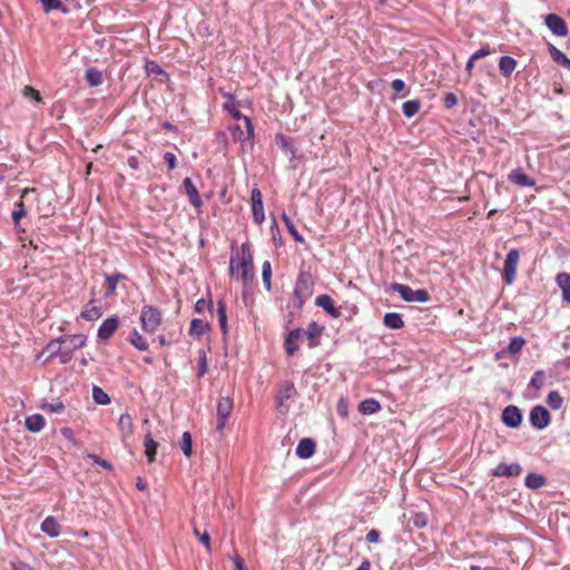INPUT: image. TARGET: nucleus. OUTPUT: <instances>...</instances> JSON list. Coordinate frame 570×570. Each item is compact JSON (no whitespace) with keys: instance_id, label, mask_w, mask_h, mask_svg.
<instances>
[{"instance_id":"obj_1","label":"nucleus","mask_w":570,"mask_h":570,"mask_svg":"<svg viewBox=\"0 0 570 570\" xmlns=\"http://www.w3.org/2000/svg\"><path fill=\"white\" fill-rule=\"evenodd\" d=\"M229 273L232 277L240 281L244 286L252 285L255 278V269L249 243L242 244L240 257L230 256Z\"/></svg>"},{"instance_id":"obj_2","label":"nucleus","mask_w":570,"mask_h":570,"mask_svg":"<svg viewBox=\"0 0 570 570\" xmlns=\"http://www.w3.org/2000/svg\"><path fill=\"white\" fill-rule=\"evenodd\" d=\"M87 337L83 334L63 335L48 343V348L57 347L59 353V362L68 363L72 358V353L85 346Z\"/></svg>"},{"instance_id":"obj_3","label":"nucleus","mask_w":570,"mask_h":570,"mask_svg":"<svg viewBox=\"0 0 570 570\" xmlns=\"http://www.w3.org/2000/svg\"><path fill=\"white\" fill-rule=\"evenodd\" d=\"M314 281L309 273L301 272L294 287V306L302 308L305 302L313 295Z\"/></svg>"},{"instance_id":"obj_4","label":"nucleus","mask_w":570,"mask_h":570,"mask_svg":"<svg viewBox=\"0 0 570 570\" xmlns=\"http://www.w3.org/2000/svg\"><path fill=\"white\" fill-rule=\"evenodd\" d=\"M140 324L145 333L154 334L161 324L163 314L159 308L145 305L140 312Z\"/></svg>"},{"instance_id":"obj_5","label":"nucleus","mask_w":570,"mask_h":570,"mask_svg":"<svg viewBox=\"0 0 570 570\" xmlns=\"http://www.w3.org/2000/svg\"><path fill=\"white\" fill-rule=\"evenodd\" d=\"M391 289L396 292L405 302L426 303L430 301V294L426 289H412L410 286L400 283H392Z\"/></svg>"},{"instance_id":"obj_6","label":"nucleus","mask_w":570,"mask_h":570,"mask_svg":"<svg viewBox=\"0 0 570 570\" xmlns=\"http://www.w3.org/2000/svg\"><path fill=\"white\" fill-rule=\"evenodd\" d=\"M225 97L227 98V101H225L223 105L224 110L228 111L235 120H244L246 127V139L248 141H253L254 126L252 124L250 118L248 116L240 114V111L236 107L233 95L226 94Z\"/></svg>"},{"instance_id":"obj_7","label":"nucleus","mask_w":570,"mask_h":570,"mask_svg":"<svg viewBox=\"0 0 570 570\" xmlns=\"http://www.w3.org/2000/svg\"><path fill=\"white\" fill-rule=\"evenodd\" d=\"M234 401L229 396L220 397L216 409V429L222 432L225 429L227 419L230 416Z\"/></svg>"},{"instance_id":"obj_8","label":"nucleus","mask_w":570,"mask_h":570,"mask_svg":"<svg viewBox=\"0 0 570 570\" xmlns=\"http://www.w3.org/2000/svg\"><path fill=\"white\" fill-rule=\"evenodd\" d=\"M520 254L517 248L508 252L503 264V279L504 283L510 285L514 282L517 275V266L519 263Z\"/></svg>"},{"instance_id":"obj_9","label":"nucleus","mask_w":570,"mask_h":570,"mask_svg":"<svg viewBox=\"0 0 570 570\" xmlns=\"http://www.w3.org/2000/svg\"><path fill=\"white\" fill-rule=\"evenodd\" d=\"M250 203H252L253 220L257 225H262L263 222L265 220V214H264L263 196L258 188L252 189Z\"/></svg>"},{"instance_id":"obj_10","label":"nucleus","mask_w":570,"mask_h":570,"mask_svg":"<svg viewBox=\"0 0 570 570\" xmlns=\"http://www.w3.org/2000/svg\"><path fill=\"white\" fill-rule=\"evenodd\" d=\"M550 420V413L546 407L541 405L532 407L530 412V423L534 429L543 430L549 425Z\"/></svg>"},{"instance_id":"obj_11","label":"nucleus","mask_w":570,"mask_h":570,"mask_svg":"<svg viewBox=\"0 0 570 570\" xmlns=\"http://www.w3.org/2000/svg\"><path fill=\"white\" fill-rule=\"evenodd\" d=\"M546 26L558 37H566L569 32L567 22L556 13H549L544 19Z\"/></svg>"},{"instance_id":"obj_12","label":"nucleus","mask_w":570,"mask_h":570,"mask_svg":"<svg viewBox=\"0 0 570 570\" xmlns=\"http://www.w3.org/2000/svg\"><path fill=\"white\" fill-rule=\"evenodd\" d=\"M503 423L512 429L520 426L522 422V415L520 410L514 405L507 406L502 412Z\"/></svg>"},{"instance_id":"obj_13","label":"nucleus","mask_w":570,"mask_h":570,"mask_svg":"<svg viewBox=\"0 0 570 570\" xmlns=\"http://www.w3.org/2000/svg\"><path fill=\"white\" fill-rule=\"evenodd\" d=\"M303 338V331L301 328L292 330L284 342V348L288 356H293L299 348L298 342Z\"/></svg>"},{"instance_id":"obj_14","label":"nucleus","mask_w":570,"mask_h":570,"mask_svg":"<svg viewBox=\"0 0 570 570\" xmlns=\"http://www.w3.org/2000/svg\"><path fill=\"white\" fill-rule=\"evenodd\" d=\"M324 326L317 324L316 322H311L307 325V328L303 332V337L305 336L308 340V347L313 348L320 345V338L323 334Z\"/></svg>"},{"instance_id":"obj_15","label":"nucleus","mask_w":570,"mask_h":570,"mask_svg":"<svg viewBox=\"0 0 570 570\" xmlns=\"http://www.w3.org/2000/svg\"><path fill=\"white\" fill-rule=\"evenodd\" d=\"M119 326L117 316L106 318L98 328V337L102 341L109 340Z\"/></svg>"},{"instance_id":"obj_16","label":"nucleus","mask_w":570,"mask_h":570,"mask_svg":"<svg viewBox=\"0 0 570 570\" xmlns=\"http://www.w3.org/2000/svg\"><path fill=\"white\" fill-rule=\"evenodd\" d=\"M296 395V389L292 382H284L277 392L276 401L279 407L286 406L287 401Z\"/></svg>"},{"instance_id":"obj_17","label":"nucleus","mask_w":570,"mask_h":570,"mask_svg":"<svg viewBox=\"0 0 570 570\" xmlns=\"http://www.w3.org/2000/svg\"><path fill=\"white\" fill-rule=\"evenodd\" d=\"M508 179L520 187H533L535 185L534 179L530 178L522 168H517L508 175Z\"/></svg>"},{"instance_id":"obj_18","label":"nucleus","mask_w":570,"mask_h":570,"mask_svg":"<svg viewBox=\"0 0 570 570\" xmlns=\"http://www.w3.org/2000/svg\"><path fill=\"white\" fill-rule=\"evenodd\" d=\"M183 186L185 188L186 195H187L190 204L196 208L202 207V205H203L202 198H200L199 193H198L196 186L194 185L191 178L186 177L183 180Z\"/></svg>"},{"instance_id":"obj_19","label":"nucleus","mask_w":570,"mask_h":570,"mask_svg":"<svg viewBox=\"0 0 570 570\" xmlns=\"http://www.w3.org/2000/svg\"><path fill=\"white\" fill-rule=\"evenodd\" d=\"M315 304L334 318L341 315L340 311L334 306L333 299L327 294L318 295L315 299Z\"/></svg>"},{"instance_id":"obj_20","label":"nucleus","mask_w":570,"mask_h":570,"mask_svg":"<svg viewBox=\"0 0 570 570\" xmlns=\"http://www.w3.org/2000/svg\"><path fill=\"white\" fill-rule=\"evenodd\" d=\"M522 468L519 463H500L493 471V475L495 476H519L521 474Z\"/></svg>"},{"instance_id":"obj_21","label":"nucleus","mask_w":570,"mask_h":570,"mask_svg":"<svg viewBox=\"0 0 570 570\" xmlns=\"http://www.w3.org/2000/svg\"><path fill=\"white\" fill-rule=\"evenodd\" d=\"M315 446L316 444L312 439H302L296 446V455L299 459H309L315 453Z\"/></svg>"},{"instance_id":"obj_22","label":"nucleus","mask_w":570,"mask_h":570,"mask_svg":"<svg viewBox=\"0 0 570 570\" xmlns=\"http://www.w3.org/2000/svg\"><path fill=\"white\" fill-rule=\"evenodd\" d=\"M517 60L510 56H503L499 60V70L501 75L509 78L517 68Z\"/></svg>"},{"instance_id":"obj_23","label":"nucleus","mask_w":570,"mask_h":570,"mask_svg":"<svg viewBox=\"0 0 570 570\" xmlns=\"http://www.w3.org/2000/svg\"><path fill=\"white\" fill-rule=\"evenodd\" d=\"M41 531L50 538H56L60 534V525L56 518L47 517L41 523Z\"/></svg>"},{"instance_id":"obj_24","label":"nucleus","mask_w":570,"mask_h":570,"mask_svg":"<svg viewBox=\"0 0 570 570\" xmlns=\"http://www.w3.org/2000/svg\"><path fill=\"white\" fill-rule=\"evenodd\" d=\"M144 448H145V455L147 458V461L149 463H153L156 458L158 443L153 439V436L149 432L145 434Z\"/></svg>"},{"instance_id":"obj_25","label":"nucleus","mask_w":570,"mask_h":570,"mask_svg":"<svg viewBox=\"0 0 570 570\" xmlns=\"http://www.w3.org/2000/svg\"><path fill=\"white\" fill-rule=\"evenodd\" d=\"M557 285L562 291V298L567 303H570V274L560 273L556 277Z\"/></svg>"},{"instance_id":"obj_26","label":"nucleus","mask_w":570,"mask_h":570,"mask_svg":"<svg viewBox=\"0 0 570 570\" xmlns=\"http://www.w3.org/2000/svg\"><path fill=\"white\" fill-rule=\"evenodd\" d=\"M24 425L30 432H40L45 428V419L41 414H32L26 417Z\"/></svg>"},{"instance_id":"obj_27","label":"nucleus","mask_w":570,"mask_h":570,"mask_svg":"<svg viewBox=\"0 0 570 570\" xmlns=\"http://www.w3.org/2000/svg\"><path fill=\"white\" fill-rule=\"evenodd\" d=\"M383 323L391 330H400L404 326L402 316L399 313H386L383 318Z\"/></svg>"},{"instance_id":"obj_28","label":"nucleus","mask_w":570,"mask_h":570,"mask_svg":"<svg viewBox=\"0 0 570 570\" xmlns=\"http://www.w3.org/2000/svg\"><path fill=\"white\" fill-rule=\"evenodd\" d=\"M380 410L381 404L375 399L363 400L358 405V411L365 415L377 413Z\"/></svg>"},{"instance_id":"obj_29","label":"nucleus","mask_w":570,"mask_h":570,"mask_svg":"<svg viewBox=\"0 0 570 570\" xmlns=\"http://www.w3.org/2000/svg\"><path fill=\"white\" fill-rule=\"evenodd\" d=\"M85 79L90 87L100 86L104 81L102 72L94 67L86 70Z\"/></svg>"},{"instance_id":"obj_30","label":"nucleus","mask_w":570,"mask_h":570,"mask_svg":"<svg viewBox=\"0 0 570 570\" xmlns=\"http://www.w3.org/2000/svg\"><path fill=\"white\" fill-rule=\"evenodd\" d=\"M101 308L95 304L94 301H90L81 312V317L87 321H95L101 316Z\"/></svg>"},{"instance_id":"obj_31","label":"nucleus","mask_w":570,"mask_h":570,"mask_svg":"<svg viewBox=\"0 0 570 570\" xmlns=\"http://www.w3.org/2000/svg\"><path fill=\"white\" fill-rule=\"evenodd\" d=\"M128 341L138 351H147L148 350L149 344H148L147 340L137 330H134L130 333Z\"/></svg>"},{"instance_id":"obj_32","label":"nucleus","mask_w":570,"mask_h":570,"mask_svg":"<svg viewBox=\"0 0 570 570\" xmlns=\"http://www.w3.org/2000/svg\"><path fill=\"white\" fill-rule=\"evenodd\" d=\"M118 426L124 436H130L132 434V419L128 413L120 415Z\"/></svg>"},{"instance_id":"obj_33","label":"nucleus","mask_w":570,"mask_h":570,"mask_svg":"<svg viewBox=\"0 0 570 570\" xmlns=\"http://www.w3.org/2000/svg\"><path fill=\"white\" fill-rule=\"evenodd\" d=\"M207 328L208 324L205 321L200 318H194L190 322L189 333L190 335L199 337L206 333Z\"/></svg>"},{"instance_id":"obj_34","label":"nucleus","mask_w":570,"mask_h":570,"mask_svg":"<svg viewBox=\"0 0 570 570\" xmlns=\"http://www.w3.org/2000/svg\"><path fill=\"white\" fill-rule=\"evenodd\" d=\"M546 480L544 476L538 473H529L525 476L524 483L529 489H540L543 487Z\"/></svg>"},{"instance_id":"obj_35","label":"nucleus","mask_w":570,"mask_h":570,"mask_svg":"<svg viewBox=\"0 0 570 570\" xmlns=\"http://www.w3.org/2000/svg\"><path fill=\"white\" fill-rule=\"evenodd\" d=\"M125 278V275L117 273L112 275L106 276V283H107V289H106V296H110L115 293L117 284Z\"/></svg>"},{"instance_id":"obj_36","label":"nucleus","mask_w":570,"mask_h":570,"mask_svg":"<svg viewBox=\"0 0 570 570\" xmlns=\"http://www.w3.org/2000/svg\"><path fill=\"white\" fill-rule=\"evenodd\" d=\"M420 101L419 100H407L402 105V112L405 117H413L420 110Z\"/></svg>"},{"instance_id":"obj_37","label":"nucleus","mask_w":570,"mask_h":570,"mask_svg":"<svg viewBox=\"0 0 570 570\" xmlns=\"http://www.w3.org/2000/svg\"><path fill=\"white\" fill-rule=\"evenodd\" d=\"M282 220L284 222L288 233L293 236V238L298 243H303V236L297 232L295 225L285 213L282 214Z\"/></svg>"},{"instance_id":"obj_38","label":"nucleus","mask_w":570,"mask_h":570,"mask_svg":"<svg viewBox=\"0 0 570 570\" xmlns=\"http://www.w3.org/2000/svg\"><path fill=\"white\" fill-rule=\"evenodd\" d=\"M551 56L553 58V60L564 67V68H568L570 69V59L567 57L566 53H563L562 51H560L559 49H557L556 47H551Z\"/></svg>"},{"instance_id":"obj_39","label":"nucleus","mask_w":570,"mask_h":570,"mask_svg":"<svg viewBox=\"0 0 570 570\" xmlns=\"http://www.w3.org/2000/svg\"><path fill=\"white\" fill-rule=\"evenodd\" d=\"M180 449L184 452L185 456L189 458L193 454V442L191 435L189 432H184L181 435V440L179 442Z\"/></svg>"},{"instance_id":"obj_40","label":"nucleus","mask_w":570,"mask_h":570,"mask_svg":"<svg viewBox=\"0 0 570 570\" xmlns=\"http://www.w3.org/2000/svg\"><path fill=\"white\" fill-rule=\"evenodd\" d=\"M92 399L97 404L107 405L110 403L109 395L99 386H94Z\"/></svg>"},{"instance_id":"obj_41","label":"nucleus","mask_w":570,"mask_h":570,"mask_svg":"<svg viewBox=\"0 0 570 570\" xmlns=\"http://www.w3.org/2000/svg\"><path fill=\"white\" fill-rule=\"evenodd\" d=\"M548 405L553 410H559L563 404V399L558 391H551L547 396Z\"/></svg>"},{"instance_id":"obj_42","label":"nucleus","mask_w":570,"mask_h":570,"mask_svg":"<svg viewBox=\"0 0 570 570\" xmlns=\"http://www.w3.org/2000/svg\"><path fill=\"white\" fill-rule=\"evenodd\" d=\"M525 340L521 336L512 337L509 345L508 351L510 354L514 355L518 354L524 346Z\"/></svg>"},{"instance_id":"obj_43","label":"nucleus","mask_w":570,"mask_h":570,"mask_svg":"<svg viewBox=\"0 0 570 570\" xmlns=\"http://www.w3.org/2000/svg\"><path fill=\"white\" fill-rule=\"evenodd\" d=\"M262 277H263L264 286L266 287L267 291H269L272 287V285H271L272 266L268 261L264 262V264L262 266Z\"/></svg>"},{"instance_id":"obj_44","label":"nucleus","mask_w":570,"mask_h":570,"mask_svg":"<svg viewBox=\"0 0 570 570\" xmlns=\"http://www.w3.org/2000/svg\"><path fill=\"white\" fill-rule=\"evenodd\" d=\"M22 95L24 98L31 99L38 104L42 102L40 92L31 86H24V88L22 89Z\"/></svg>"},{"instance_id":"obj_45","label":"nucleus","mask_w":570,"mask_h":570,"mask_svg":"<svg viewBox=\"0 0 570 570\" xmlns=\"http://www.w3.org/2000/svg\"><path fill=\"white\" fill-rule=\"evenodd\" d=\"M544 385V372L542 370H539L534 372L529 386L540 390Z\"/></svg>"},{"instance_id":"obj_46","label":"nucleus","mask_w":570,"mask_h":570,"mask_svg":"<svg viewBox=\"0 0 570 570\" xmlns=\"http://www.w3.org/2000/svg\"><path fill=\"white\" fill-rule=\"evenodd\" d=\"M41 409L51 413H61L65 410V405L62 402L46 403L41 405Z\"/></svg>"},{"instance_id":"obj_47","label":"nucleus","mask_w":570,"mask_h":570,"mask_svg":"<svg viewBox=\"0 0 570 570\" xmlns=\"http://www.w3.org/2000/svg\"><path fill=\"white\" fill-rule=\"evenodd\" d=\"M46 12L59 10L62 7L60 0H40Z\"/></svg>"},{"instance_id":"obj_48","label":"nucleus","mask_w":570,"mask_h":570,"mask_svg":"<svg viewBox=\"0 0 570 570\" xmlns=\"http://www.w3.org/2000/svg\"><path fill=\"white\" fill-rule=\"evenodd\" d=\"M145 69L148 75H161L164 72L160 66L151 60L146 62Z\"/></svg>"},{"instance_id":"obj_49","label":"nucleus","mask_w":570,"mask_h":570,"mask_svg":"<svg viewBox=\"0 0 570 570\" xmlns=\"http://www.w3.org/2000/svg\"><path fill=\"white\" fill-rule=\"evenodd\" d=\"M443 105L446 109H451L458 105V98L453 92H449L443 98Z\"/></svg>"},{"instance_id":"obj_50","label":"nucleus","mask_w":570,"mask_h":570,"mask_svg":"<svg viewBox=\"0 0 570 570\" xmlns=\"http://www.w3.org/2000/svg\"><path fill=\"white\" fill-rule=\"evenodd\" d=\"M276 141H277L278 146H279L283 150H285V151H289V153L292 154V156H294V155H295V150H294V148H293V147L287 142V140H286V138H285L284 136L278 135V136L276 137Z\"/></svg>"},{"instance_id":"obj_51","label":"nucleus","mask_w":570,"mask_h":570,"mask_svg":"<svg viewBox=\"0 0 570 570\" xmlns=\"http://www.w3.org/2000/svg\"><path fill=\"white\" fill-rule=\"evenodd\" d=\"M194 533H195V535H197L199 538V541L205 546L207 551H209L210 550L209 534L207 532L200 533L197 528L194 529Z\"/></svg>"},{"instance_id":"obj_52","label":"nucleus","mask_w":570,"mask_h":570,"mask_svg":"<svg viewBox=\"0 0 570 570\" xmlns=\"http://www.w3.org/2000/svg\"><path fill=\"white\" fill-rule=\"evenodd\" d=\"M17 207H18V208H17V209H14V210L12 212V215H11V216H12V220H13L16 224H17V223H19V220H20L23 216H26V214H27V213H26V210H24V208H23V204H22V202H20V203L17 205Z\"/></svg>"},{"instance_id":"obj_53","label":"nucleus","mask_w":570,"mask_h":570,"mask_svg":"<svg viewBox=\"0 0 570 570\" xmlns=\"http://www.w3.org/2000/svg\"><path fill=\"white\" fill-rule=\"evenodd\" d=\"M230 560L233 562L234 570H245L246 569L244 560L239 554L236 553V554L232 556Z\"/></svg>"},{"instance_id":"obj_54","label":"nucleus","mask_w":570,"mask_h":570,"mask_svg":"<svg viewBox=\"0 0 570 570\" xmlns=\"http://www.w3.org/2000/svg\"><path fill=\"white\" fill-rule=\"evenodd\" d=\"M198 363V377H202L207 373L208 370L206 363V355L204 352L200 354Z\"/></svg>"},{"instance_id":"obj_55","label":"nucleus","mask_w":570,"mask_h":570,"mask_svg":"<svg viewBox=\"0 0 570 570\" xmlns=\"http://www.w3.org/2000/svg\"><path fill=\"white\" fill-rule=\"evenodd\" d=\"M164 159L168 166V170H173L176 167L177 159L173 153H170V151L165 153Z\"/></svg>"},{"instance_id":"obj_56","label":"nucleus","mask_w":570,"mask_h":570,"mask_svg":"<svg viewBox=\"0 0 570 570\" xmlns=\"http://www.w3.org/2000/svg\"><path fill=\"white\" fill-rule=\"evenodd\" d=\"M492 53V50L489 47H483L472 53V60H479Z\"/></svg>"},{"instance_id":"obj_57","label":"nucleus","mask_w":570,"mask_h":570,"mask_svg":"<svg viewBox=\"0 0 570 570\" xmlns=\"http://www.w3.org/2000/svg\"><path fill=\"white\" fill-rule=\"evenodd\" d=\"M89 458L98 465L102 466L104 469L106 470H111V464L109 462H107L106 460H104L102 458H100L99 455L97 454H90Z\"/></svg>"},{"instance_id":"obj_58","label":"nucleus","mask_w":570,"mask_h":570,"mask_svg":"<svg viewBox=\"0 0 570 570\" xmlns=\"http://www.w3.org/2000/svg\"><path fill=\"white\" fill-rule=\"evenodd\" d=\"M391 87L394 92L400 94L405 89V83L402 79H394L391 83Z\"/></svg>"},{"instance_id":"obj_59","label":"nucleus","mask_w":570,"mask_h":570,"mask_svg":"<svg viewBox=\"0 0 570 570\" xmlns=\"http://www.w3.org/2000/svg\"><path fill=\"white\" fill-rule=\"evenodd\" d=\"M380 540V532L375 529H372L366 534V541L368 543H376Z\"/></svg>"},{"instance_id":"obj_60","label":"nucleus","mask_w":570,"mask_h":570,"mask_svg":"<svg viewBox=\"0 0 570 570\" xmlns=\"http://www.w3.org/2000/svg\"><path fill=\"white\" fill-rule=\"evenodd\" d=\"M232 136L235 140H243L244 139V131L240 129L239 125H236L232 127L230 129Z\"/></svg>"},{"instance_id":"obj_61","label":"nucleus","mask_w":570,"mask_h":570,"mask_svg":"<svg viewBox=\"0 0 570 570\" xmlns=\"http://www.w3.org/2000/svg\"><path fill=\"white\" fill-rule=\"evenodd\" d=\"M413 523L417 527V528H423L426 525V519H425V515L422 514V513H417L415 514L414 519H413Z\"/></svg>"},{"instance_id":"obj_62","label":"nucleus","mask_w":570,"mask_h":570,"mask_svg":"<svg viewBox=\"0 0 570 570\" xmlns=\"http://www.w3.org/2000/svg\"><path fill=\"white\" fill-rule=\"evenodd\" d=\"M12 570H35L30 564L26 562H13L11 563Z\"/></svg>"},{"instance_id":"obj_63","label":"nucleus","mask_w":570,"mask_h":570,"mask_svg":"<svg viewBox=\"0 0 570 570\" xmlns=\"http://www.w3.org/2000/svg\"><path fill=\"white\" fill-rule=\"evenodd\" d=\"M217 314H218V318L219 317H227V315H226V306H225V303L223 301H218V303H217Z\"/></svg>"},{"instance_id":"obj_64","label":"nucleus","mask_w":570,"mask_h":570,"mask_svg":"<svg viewBox=\"0 0 570 570\" xmlns=\"http://www.w3.org/2000/svg\"><path fill=\"white\" fill-rule=\"evenodd\" d=\"M127 163L128 166L135 170L139 168V159L136 156H130Z\"/></svg>"}]
</instances>
